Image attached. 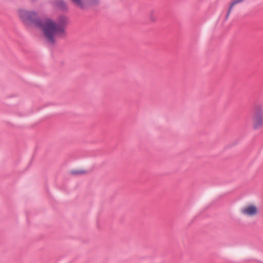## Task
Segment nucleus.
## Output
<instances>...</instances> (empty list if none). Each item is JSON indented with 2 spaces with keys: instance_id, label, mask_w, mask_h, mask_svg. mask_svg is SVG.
I'll use <instances>...</instances> for the list:
<instances>
[{
  "instance_id": "1",
  "label": "nucleus",
  "mask_w": 263,
  "mask_h": 263,
  "mask_svg": "<svg viewBox=\"0 0 263 263\" xmlns=\"http://www.w3.org/2000/svg\"><path fill=\"white\" fill-rule=\"evenodd\" d=\"M18 14L25 26H33L41 29L46 42L51 45L55 44L56 37L65 39L67 36L66 28L68 23V18L64 15H60L55 21L48 17L42 18L33 11L20 9Z\"/></svg>"
},
{
  "instance_id": "2",
  "label": "nucleus",
  "mask_w": 263,
  "mask_h": 263,
  "mask_svg": "<svg viewBox=\"0 0 263 263\" xmlns=\"http://www.w3.org/2000/svg\"><path fill=\"white\" fill-rule=\"evenodd\" d=\"M253 128L256 130L261 128L263 125V108L260 106H257L254 109L253 117Z\"/></svg>"
},
{
  "instance_id": "3",
  "label": "nucleus",
  "mask_w": 263,
  "mask_h": 263,
  "mask_svg": "<svg viewBox=\"0 0 263 263\" xmlns=\"http://www.w3.org/2000/svg\"><path fill=\"white\" fill-rule=\"evenodd\" d=\"M72 2L81 9L84 10L87 7L98 6L100 0H71Z\"/></svg>"
},
{
  "instance_id": "4",
  "label": "nucleus",
  "mask_w": 263,
  "mask_h": 263,
  "mask_svg": "<svg viewBox=\"0 0 263 263\" xmlns=\"http://www.w3.org/2000/svg\"><path fill=\"white\" fill-rule=\"evenodd\" d=\"M241 212L248 216H253L257 214V208L254 205H250L248 207L242 209Z\"/></svg>"
},
{
  "instance_id": "5",
  "label": "nucleus",
  "mask_w": 263,
  "mask_h": 263,
  "mask_svg": "<svg viewBox=\"0 0 263 263\" xmlns=\"http://www.w3.org/2000/svg\"><path fill=\"white\" fill-rule=\"evenodd\" d=\"M55 5L61 11H67L68 10L67 4L64 0H57L55 2Z\"/></svg>"
},
{
  "instance_id": "6",
  "label": "nucleus",
  "mask_w": 263,
  "mask_h": 263,
  "mask_svg": "<svg viewBox=\"0 0 263 263\" xmlns=\"http://www.w3.org/2000/svg\"><path fill=\"white\" fill-rule=\"evenodd\" d=\"M86 173V171L83 170H74L70 171V173L71 175L74 176H79L82 174H85Z\"/></svg>"
},
{
  "instance_id": "7",
  "label": "nucleus",
  "mask_w": 263,
  "mask_h": 263,
  "mask_svg": "<svg viewBox=\"0 0 263 263\" xmlns=\"http://www.w3.org/2000/svg\"><path fill=\"white\" fill-rule=\"evenodd\" d=\"M153 11H152V12H151V15H150V16H149V19H150V20H151L152 22H155V21H156V18H155V17H154V16L153 15Z\"/></svg>"
},
{
  "instance_id": "8",
  "label": "nucleus",
  "mask_w": 263,
  "mask_h": 263,
  "mask_svg": "<svg viewBox=\"0 0 263 263\" xmlns=\"http://www.w3.org/2000/svg\"><path fill=\"white\" fill-rule=\"evenodd\" d=\"M230 12L231 11H229V8L228 10V13H227V14H226V15L225 16V20H227L228 18Z\"/></svg>"
}]
</instances>
